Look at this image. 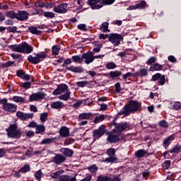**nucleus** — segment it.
I'll return each mask as SVG.
<instances>
[{
  "mask_svg": "<svg viewBox=\"0 0 181 181\" xmlns=\"http://www.w3.org/2000/svg\"><path fill=\"white\" fill-rule=\"evenodd\" d=\"M141 107V103L136 100H131L129 104L126 105L123 110L120 112V115H129L130 112H135L140 110Z\"/></svg>",
  "mask_w": 181,
  "mask_h": 181,
  "instance_id": "1",
  "label": "nucleus"
},
{
  "mask_svg": "<svg viewBox=\"0 0 181 181\" xmlns=\"http://www.w3.org/2000/svg\"><path fill=\"white\" fill-rule=\"evenodd\" d=\"M6 132L9 138H13L14 139H19L22 136V130L18 129V124L14 123L11 124L8 129H6Z\"/></svg>",
  "mask_w": 181,
  "mask_h": 181,
  "instance_id": "2",
  "label": "nucleus"
},
{
  "mask_svg": "<svg viewBox=\"0 0 181 181\" xmlns=\"http://www.w3.org/2000/svg\"><path fill=\"white\" fill-rule=\"evenodd\" d=\"M47 57V54H46V52H40L37 53L35 57L29 55L28 57V60L33 64H39L40 62H43V60Z\"/></svg>",
  "mask_w": 181,
  "mask_h": 181,
  "instance_id": "3",
  "label": "nucleus"
},
{
  "mask_svg": "<svg viewBox=\"0 0 181 181\" xmlns=\"http://www.w3.org/2000/svg\"><path fill=\"white\" fill-rule=\"evenodd\" d=\"M0 104H1L4 111H8V112H16V110H18V105L13 103H8V99L0 100Z\"/></svg>",
  "mask_w": 181,
  "mask_h": 181,
  "instance_id": "4",
  "label": "nucleus"
},
{
  "mask_svg": "<svg viewBox=\"0 0 181 181\" xmlns=\"http://www.w3.org/2000/svg\"><path fill=\"white\" fill-rule=\"evenodd\" d=\"M115 148H110L107 150V154L108 158H106L104 162H106L107 163H112L114 162H117L118 160V158L115 157Z\"/></svg>",
  "mask_w": 181,
  "mask_h": 181,
  "instance_id": "5",
  "label": "nucleus"
},
{
  "mask_svg": "<svg viewBox=\"0 0 181 181\" xmlns=\"http://www.w3.org/2000/svg\"><path fill=\"white\" fill-rule=\"evenodd\" d=\"M112 124L114 125L117 132H123V131H125V129H129V124H128V123L127 122L117 123L115 122V120L113 121Z\"/></svg>",
  "mask_w": 181,
  "mask_h": 181,
  "instance_id": "6",
  "label": "nucleus"
},
{
  "mask_svg": "<svg viewBox=\"0 0 181 181\" xmlns=\"http://www.w3.org/2000/svg\"><path fill=\"white\" fill-rule=\"evenodd\" d=\"M105 134V126L101 125L98 129L93 131V139H98Z\"/></svg>",
  "mask_w": 181,
  "mask_h": 181,
  "instance_id": "7",
  "label": "nucleus"
},
{
  "mask_svg": "<svg viewBox=\"0 0 181 181\" xmlns=\"http://www.w3.org/2000/svg\"><path fill=\"white\" fill-rule=\"evenodd\" d=\"M17 118H19L21 121H28V119H32L33 118V113H24L21 111L16 112Z\"/></svg>",
  "mask_w": 181,
  "mask_h": 181,
  "instance_id": "8",
  "label": "nucleus"
},
{
  "mask_svg": "<svg viewBox=\"0 0 181 181\" xmlns=\"http://www.w3.org/2000/svg\"><path fill=\"white\" fill-rule=\"evenodd\" d=\"M159 81L158 82V86H163L165 83H166V78L165 75H162L159 73H157L152 76V81Z\"/></svg>",
  "mask_w": 181,
  "mask_h": 181,
  "instance_id": "9",
  "label": "nucleus"
},
{
  "mask_svg": "<svg viewBox=\"0 0 181 181\" xmlns=\"http://www.w3.org/2000/svg\"><path fill=\"white\" fill-rule=\"evenodd\" d=\"M122 39V36L118 34H112L109 37V40L112 43V45H114V46H119Z\"/></svg>",
  "mask_w": 181,
  "mask_h": 181,
  "instance_id": "10",
  "label": "nucleus"
},
{
  "mask_svg": "<svg viewBox=\"0 0 181 181\" xmlns=\"http://www.w3.org/2000/svg\"><path fill=\"white\" fill-rule=\"evenodd\" d=\"M46 97V93L44 92H38L36 93L32 94L29 100L33 101H40V100H43Z\"/></svg>",
  "mask_w": 181,
  "mask_h": 181,
  "instance_id": "11",
  "label": "nucleus"
},
{
  "mask_svg": "<svg viewBox=\"0 0 181 181\" xmlns=\"http://www.w3.org/2000/svg\"><path fill=\"white\" fill-rule=\"evenodd\" d=\"M54 12H56V13H67V3H62L54 7Z\"/></svg>",
  "mask_w": 181,
  "mask_h": 181,
  "instance_id": "12",
  "label": "nucleus"
},
{
  "mask_svg": "<svg viewBox=\"0 0 181 181\" xmlns=\"http://www.w3.org/2000/svg\"><path fill=\"white\" fill-rule=\"evenodd\" d=\"M86 60L85 63L86 64H90V63H93L94 62V52H88L84 53L82 55V60Z\"/></svg>",
  "mask_w": 181,
  "mask_h": 181,
  "instance_id": "13",
  "label": "nucleus"
},
{
  "mask_svg": "<svg viewBox=\"0 0 181 181\" xmlns=\"http://www.w3.org/2000/svg\"><path fill=\"white\" fill-rule=\"evenodd\" d=\"M66 156H63V154H55L52 162H54L56 165H62V163L66 162Z\"/></svg>",
  "mask_w": 181,
  "mask_h": 181,
  "instance_id": "14",
  "label": "nucleus"
},
{
  "mask_svg": "<svg viewBox=\"0 0 181 181\" xmlns=\"http://www.w3.org/2000/svg\"><path fill=\"white\" fill-rule=\"evenodd\" d=\"M21 53H26L27 54H29L33 52V47H32V45H29L28 42H24L21 43Z\"/></svg>",
  "mask_w": 181,
  "mask_h": 181,
  "instance_id": "15",
  "label": "nucleus"
},
{
  "mask_svg": "<svg viewBox=\"0 0 181 181\" xmlns=\"http://www.w3.org/2000/svg\"><path fill=\"white\" fill-rule=\"evenodd\" d=\"M29 19V13L25 11H18L17 21H28Z\"/></svg>",
  "mask_w": 181,
  "mask_h": 181,
  "instance_id": "16",
  "label": "nucleus"
},
{
  "mask_svg": "<svg viewBox=\"0 0 181 181\" xmlns=\"http://www.w3.org/2000/svg\"><path fill=\"white\" fill-rule=\"evenodd\" d=\"M120 139L121 135L114 134H109L106 139L107 142H110V144H115V142H118V141H120Z\"/></svg>",
  "mask_w": 181,
  "mask_h": 181,
  "instance_id": "17",
  "label": "nucleus"
},
{
  "mask_svg": "<svg viewBox=\"0 0 181 181\" xmlns=\"http://www.w3.org/2000/svg\"><path fill=\"white\" fill-rule=\"evenodd\" d=\"M59 151L65 158H71L74 154V151L69 148H62Z\"/></svg>",
  "mask_w": 181,
  "mask_h": 181,
  "instance_id": "18",
  "label": "nucleus"
},
{
  "mask_svg": "<svg viewBox=\"0 0 181 181\" xmlns=\"http://www.w3.org/2000/svg\"><path fill=\"white\" fill-rule=\"evenodd\" d=\"M66 70H68L69 71H72V73H83L84 72V68L82 66H74L71 65V66H67L66 68Z\"/></svg>",
  "mask_w": 181,
  "mask_h": 181,
  "instance_id": "19",
  "label": "nucleus"
},
{
  "mask_svg": "<svg viewBox=\"0 0 181 181\" xmlns=\"http://www.w3.org/2000/svg\"><path fill=\"white\" fill-rule=\"evenodd\" d=\"M18 77H20V78H22L23 80H30V78L32 77L30 75L27 74L23 71V70H18L16 73Z\"/></svg>",
  "mask_w": 181,
  "mask_h": 181,
  "instance_id": "20",
  "label": "nucleus"
},
{
  "mask_svg": "<svg viewBox=\"0 0 181 181\" xmlns=\"http://www.w3.org/2000/svg\"><path fill=\"white\" fill-rule=\"evenodd\" d=\"M59 135L62 136V138H67L70 135V131L69 128L66 127H62L59 129Z\"/></svg>",
  "mask_w": 181,
  "mask_h": 181,
  "instance_id": "21",
  "label": "nucleus"
},
{
  "mask_svg": "<svg viewBox=\"0 0 181 181\" xmlns=\"http://www.w3.org/2000/svg\"><path fill=\"white\" fill-rule=\"evenodd\" d=\"M93 117V113L91 112H84L79 114L78 117V121H83V119H89L90 117Z\"/></svg>",
  "mask_w": 181,
  "mask_h": 181,
  "instance_id": "22",
  "label": "nucleus"
},
{
  "mask_svg": "<svg viewBox=\"0 0 181 181\" xmlns=\"http://www.w3.org/2000/svg\"><path fill=\"white\" fill-rule=\"evenodd\" d=\"M8 49H10V50H12V52L22 53V44L9 45Z\"/></svg>",
  "mask_w": 181,
  "mask_h": 181,
  "instance_id": "23",
  "label": "nucleus"
},
{
  "mask_svg": "<svg viewBox=\"0 0 181 181\" xmlns=\"http://www.w3.org/2000/svg\"><path fill=\"white\" fill-rule=\"evenodd\" d=\"M60 181H76L77 179L76 177H71L67 175H62L59 177Z\"/></svg>",
  "mask_w": 181,
  "mask_h": 181,
  "instance_id": "24",
  "label": "nucleus"
},
{
  "mask_svg": "<svg viewBox=\"0 0 181 181\" xmlns=\"http://www.w3.org/2000/svg\"><path fill=\"white\" fill-rule=\"evenodd\" d=\"M51 107L54 110H61V108H63V107H64V104H63L62 102L57 101V102L52 103L51 105Z\"/></svg>",
  "mask_w": 181,
  "mask_h": 181,
  "instance_id": "25",
  "label": "nucleus"
},
{
  "mask_svg": "<svg viewBox=\"0 0 181 181\" xmlns=\"http://www.w3.org/2000/svg\"><path fill=\"white\" fill-rule=\"evenodd\" d=\"M163 69V66L159 64H154L151 65V66L149 69L150 71H160Z\"/></svg>",
  "mask_w": 181,
  "mask_h": 181,
  "instance_id": "26",
  "label": "nucleus"
},
{
  "mask_svg": "<svg viewBox=\"0 0 181 181\" xmlns=\"http://www.w3.org/2000/svg\"><path fill=\"white\" fill-rule=\"evenodd\" d=\"M70 94H71L70 90H67L64 94L59 95V98L63 101H69L70 100Z\"/></svg>",
  "mask_w": 181,
  "mask_h": 181,
  "instance_id": "27",
  "label": "nucleus"
},
{
  "mask_svg": "<svg viewBox=\"0 0 181 181\" xmlns=\"http://www.w3.org/2000/svg\"><path fill=\"white\" fill-rule=\"evenodd\" d=\"M46 131V127L42 124H37V127L35 128V134H42Z\"/></svg>",
  "mask_w": 181,
  "mask_h": 181,
  "instance_id": "28",
  "label": "nucleus"
},
{
  "mask_svg": "<svg viewBox=\"0 0 181 181\" xmlns=\"http://www.w3.org/2000/svg\"><path fill=\"white\" fill-rule=\"evenodd\" d=\"M173 139H175V136H173V135L169 136L167 139H165L164 140L163 146L165 148H168V146H169V145H170V141H173Z\"/></svg>",
  "mask_w": 181,
  "mask_h": 181,
  "instance_id": "29",
  "label": "nucleus"
},
{
  "mask_svg": "<svg viewBox=\"0 0 181 181\" xmlns=\"http://www.w3.org/2000/svg\"><path fill=\"white\" fill-rule=\"evenodd\" d=\"M54 141H56V137L47 138L41 141L42 145H50Z\"/></svg>",
  "mask_w": 181,
  "mask_h": 181,
  "instance_id": "30",
  "label": "nucleus"
},
{
  "mask_svg": "<svg viewBox=\"0 0 181 181\" xmlns=\"http://www.w3.org/2000/svg\"><path fill=\"white\" fill-rule=\"evenodd\" d=\"M145 155H146V151L144 149H140L135 152V157L139 158V159L144 158Z\"/></svg>",
  "mask_w": 181,
  "mask_h": 181,
  "instance_id": "31",
  "label": "nucleus"
},
{
  "mask_svg": "<svg viewBox=\"0 0 181 181\" xmlns=\"http://www.w3.org/2000/svg\"><path fill=\"white\" fill-rule=\"evenodd\" d=\"M13 101H14V103H21V104L26 103L25 98L22 96H13Z\"/></svg>",
  "mask_w": 181,
  "mask_h": 181,
  "instance_id": "32",
  "label": "nucleus"
},
{
  "mask_svg": "<svg viewBox=\"0 0 181 181\" xmlns=\"http://www.w3.org/2000/svg\"><path fill=\"white\" fill-rule=\"evenodd\" d=\"M96 181H112V177L107 175H99L98 176Z\"/></svg>",
  "mask_w": 181,
  "mask_h": 181,
  "instance_id": "33",
  "label": "nucleus"
},
{
  "mask_svg": "<svg viewBox=\"0 0 181 181\" xmlns=\"http://www.w3.org/2000/svg\"><path fill=\"white\" fill-rule=\"evenodd\" d=\"M28 30L33 35H40L42 33V31L38 30L37 28L33 26L29 27Z\"/></svg>",
  "mask_w": 181,
  "mask_h": 181,
  "instance_id": "34",
  "label": "nucleus"
},
{
  "mask_svg": "<svg viewBox=\"0 0 181 181\" xmlns=\"http://www.w3.org/2000/svg\"><path fill=\"white\" fill-rule=\"evenodd\" d=\"M171 107V108L177 111L181 109V103L180 102H172Z\"/></svg>",
  "mask_w": 181,
  "mask_h": 181,
  "instance_id": "35",
  "label": "nucleus"
},
{
  "mask_svg": "<svg viewBox=\"0 0 181 181\" xmlns=\"http://www.w3.org/2000/svg\"><path fill=\"white\" fill-rule=\"evenodd\" d=\"M18 172L21 173H26L28 172H30V165H25L23 168H21Z\"/></svg>",
  "mask_w": 181,
  "mask_h": 181,
  "instance_id": "36",
  "label": "nucleus"
},
{
  "mask_svg": "<svg viewBox=\"0 0 181 181\" xmlns=\"http://www.w3.org/2000/svg\"><path fill=\"white\" fill-rule=\"evenodd\" d=\"M6 16L8 18H11V19H17L18 18V13H14L12 11H10L6 13Z\"/></svg>",
  "mask_w": 181,
  "mask_h": 181,
  "instance_id": "37",
  "label": "nucleus"
},
{
  "mask_svg": "<svg viewBox=\"0 0 181 181\" xmlns=\"http://www.w3.org/2000/svg\"><path fill=\"white\" fill-rule=\"evenodd\" d=\"M122 73L118 71H110L109 73V76L112 77V78H115V77H119Z\"/></svg>",
  "mask_w": 181,
  "mask_h": 181,
  "instance_id": "38",
  "label": "nucleus"
},
{
  "mask_svg": "<svg viewBox=\"0 0 181 181\" xmlns=\"http://www.w3.org/2000/svg\"><path fill=\"white\" fill-rule=\"evenodd\" d=\"M105 119V115H101L100 116H97L94 119L95 124H98L100 122H102V121H104Z\"/></svg>",
  "mask_w": 181,
  "mask_h": 181,
  "instance_id": "39",
  "label": "nucleus"
},
{
  "mask_svg": "<svg viewBox=\"0 0 181 181\" xmlns=\"http://www.w3.org/2000/svg\"><path fill=\"white\" fill-rule=\"evenodd\" d=\"M108 22H104L101 24L100 25V29H103V32L104 33H107V32H110V30H108Z\"/></svg>",
  "mask_w": 181,
  "mask_h": 181,
  "instance_id": "40",
  "label": "nucleus"
},
{
  "mask_svg": "<svg viewBox=\"0 0 181 181\" xmlns=\"http://www.w3.org/2000/svg\"><path fill=\"white\" fill-rule=\"evenodd\" d=\"M181 151V146L179 145L175 146L171 150L169 151L170 153H179Z\"/></svg>",
  "mask_w": 181,
  "mask_h": 181,
  "instance_id": "41",
  "label": "nucleus"
},
{
  "mask_svg": "<svg viewBox=\"0 0 181 181\" xmlns=\"http://www.w3.org/2000/svg\"><path fill=\"white\" fill-rule=\"evenodd\" d=\"M59 88V90H61V93H67V91H70V89H69V86L66 84H61L58 86Z\"/></svg>",
  "mask_w": 181,
  "mask_h": 181,
  "instance_id": "42",
  "label": "nucleus"
},
{
  "mask_svg": "<svg viewBox=\"0 0 181 181\" xmlns=\"http://www.w3.org/2000/svg\"><path fill=\"white\" fill-rule=\"evenodd\" d=\"M72 60L74 63H83V57H80L78 55H74L72 57Z\"/></svg>",
  "mask_w": 181,
  "mask_h": 181,
  "instance_id": "43",
  "label": "nucleus"
},
{
  "mask_svg": "<svg viewBox=\"0 0 181 181\" xmlns=\"http://www.w3.org/2000/svg\"><path fill=\"white\" fill-rule=\"evenodd\" d=\"M88 170L91 173H95L98 170V167L95 165H92L88 167Z\"/></svg>",
  "mask_w": 181,
  "mask_h": 181,
  "instance_id": "44",
  "label": "nucleus"
},
{
  "mask_svg": "<svg viewBox=\"0 0 181 181\" xmlns=\"http://www.w3.org/2000/svg\"><path fill=\"white\" fill-rule=\"evenodd\" d=\"M52 54H54V56H57L59 54V52H60V47L57 45H54L52 48Z\"/></svg>",
  "mask_w": 181,
  "mask_h": 181,
  "instance_id": "45",
  "label": "nucleus"
},
{
  "mask_svg": "<svg viewBox=\"0 0 181 181\" xmlns=\"http://www.w3.org/2000/svg\"><path fill=\"white\" fill-rule=\"evenodd\" d=\"M117 67V64L114 62H109L106 64V69L108 70H112Z\"/></svg>",
  "mask_w": 181,
  "mask_h": 181,
  "instance_id": "46",
  "label": "nucleus"
},
{
  "mask_svg": "<svg viewBox=\"0 0 181 181\" xmlns=\"http://www.w3.org/2000/svg\"><path fill=\"white\" fill-rule=\"evenodd\" d=\"M18 28L16 26H12V27H8L7 30L10 33H15V32H17V33H21V31H16Z\"/></svg>",
  "mask_w": 181,
  "mask_h": 181,
  "instance_id": "47",
  "label": "nucleus"
},
{
  "mask_svg": "<svg viewBox=\"0 0 181 181\" xmlns=\"http://www.w3.org/2000/svg\"><path fill=\"white\" fill-rule=\"evenodd\" d=\"M32 86V82H25L21 83V87H23V88H25V90H28V88H30V86Z\"/></svg>",
  "mask_w": 181,
  "mask_h": 181,
  "instance_id": "48",
  "label": "nucleus"
},
{
  "mask_svg": "<svg viewBox=\"0 0 181 181\" xmlns=\"http://www.w3.org/2000/svg\"><path fill=\"white\" fill-rule=\"evenodd\" d=\"M145 6H146V1H141L137 5H136V8L137 9H142L144 8H145Z\"/></svg>",
  "mask_w": 181,
  "mask_h": 181,
  "instance_id": "49",
  "label": "nucleus"
},
{
  "mask_svg": "<svg viewBox=\"0 0 181 181\" xmlns=\"http://www.w3.org/2000/svg\"><path fill=\"white\" fill-rule=\"evenodd\" d=\"M63 172L64 171L62 170V171H57L55 173H51V177L52 179H57V177H59V176H60V175L63 173Z\"/></svg>",
  "mask_w": 181,
  "mask_h": 181,
  "instance_id": "50",
  "label": "nucleus"
},
{
  "mask_svg": "<svg viewBox=\"0 0 181 181\" xmlns=\"http://www.w3.org/2000/svg\"><path fill=\"white\" fill-rule=\"evenodd\" d=\"M42 175H43V173H42V170H39L35 173V177L37 179V181H40V180L42 179Z\"/></svg>",
  "mask_w": 181,
  "mask_h": 181,
  "instance_id": "51",
  "label": "nucleus"
},
{
  "mask_svg": "<svg viewBox=\"0 0 181 181\" xmlns=\"http://www.w3.org/2000/svg\"><path fill=\"white\" fill-rule=\"evenodd\" d=\"M139 74L141 77H146L148 76V70L146 69H140Z\"/></svg>",
  "mask_w": 181,
  "mask_h": 181,
  "instance_id": "52",
  "label": "nucleus"
},
{
  "mask_svg": "<svg viewBox=\"0 0 181 181\" xmlns=\"http://www.w3.org/2000/svg\"><path fill=\"white\" fill-rule=\"evenodd\" d=\"M158 125L162 128H168L169 127V124L165 120L160 121Z\"/></svg>",
  "mask_w": 181,
  "mask_h": 181,
  "instance_id": "53",
  "label": "nucleus"
},
{
  "mask_svg": "<svg viewBox=\"0 0 181 181\" xmlns=\"http://www.w3.org/2000/svg\"><path fill=\"white\" fill-rule=\"evenodd\" d=\"M40 119L42 122H46L47 120V112L41 114Z\"/></svg>",
  "mask_w": 181,
  "mask_h": 181,
  "instance_id": "54",
  "label": "nucleus"
},
{
  "mask_svg": "<svg viewBox=\"0 0 181 181\" xmlns=\"http://www.w3.org/2000/svg\"><path fill=\"white\" fill-rule=\"evenodd\" d=\"M71 63H73V60H71V59H66L64 61L62 67H67V66H69V64H71Z\"/></svg>",
  "mask_w": 181,
  "mask_h": 181,
  "instance_id": "55",
  "label": "nucleus"
},
{
  "mask_svg": "<svg viewBox=\"0 0 181 181\" xmlns=\"http://www.w3.org/2000/svg\"><path fill=\"white\" fill-rule=\"evenodd\" d=\"M129 77H132V73L131 72H127L125 74H123L122 76V78L124 80V81H127V80H129Z\"/></svg>",
  "mask_w": 181,
  "mask_h": 181,
  "instance_id": "56",
  "label": "nucleus"
},
{
  "mask_svg": "<svg viewBox=\"0 0 181 181\" xmlns=\"http://www.w3.org/2000/svg\"><path fill=\"white\" fill-rule=\"evenodd\" d=\"M88 84V81H78L76 83L78 87H86Z\"/></svg>",
  "mask_w": 181,
  "mask_h": 181,
  "instance_id": "57",
  "label": "nucleus"
},
{
  "mask_svg": "<svg viewBox=\"0 0 181 181\" xmlns=\"http://www.w3.org/2000/svg\"><path fill=\"white\" fill-rule=\"evenodd\" d=\"M44 16H45V18H54V13L47 11L44 13Z\"/></svg>",
  "mask_w": 181,
  "mask_h": 181,
  "instance_id": "58",
  "label": "nucleus"
},
{
  "mask_svg": "<svg viewBox=\"0 0 181 181\" xmlns=\"http://www.w3.org/2000/svg\"><path fill=\"white\" fill-rule=\"evenodd\" d=\"M163 169H168V168H170V160H166L163 163L162 165Z\"/></svg>",
  "mask_w": 181,
  "mask_h": 181,
  "instance_id": "59",
  "label": "nucleus"
},
{
  "mask_svg": "<svg viewBox=\"0 0 181 181\" xmlns=\"http://www.w3.org/2000/svg\"><path fill=\"white\" fill-rule=\"evenodd\" d=\"M100 0H88L87 1L88 5H90V6H93V5H95V4H98Z\"/></svg>",
  "mask_w": 181,
  "mask_h": 181,
  "instance_id": "60",
  "label": "nucleus"
},
{
  "mask_svg": "<svg viewBox=\"0 0 181 181\" xmlns=\"http://www.w3.org/2000/svg\"><path fill=\"white\" fill-rule=\"evenodd\" d=\"M78 29H80V30H83V32H87V28L86 24L78 25Z\"/></svg>",
  "mask_w": 181,
  "mask_h": 181,
  "instance_id": "61",
  "label": "nucleus"
},
{
  "mask_svg": "<svg viewBox=\"0 0 181 181\" xmlns=\"http://www.w3.org/2000/svg\"><path fill=\"white\" fill-rule=\"evenodd\" d=\"M15 64V62L8 61L6 64H3V67H12Z\"/></svg>",
  "mask_w": 181,
  "mask_h": 181,
  "instance_id": "62",
  "label": "nucleus"
},
{
  "mask_svg": "<svg viewBox=\"0 0 181 181\" xmlns=\"http://www.w3.org/2000/svg\"><path fill=\"white\" fill-rule=\"evenodd\" d=\"M157 59L155 57H151L148 61L147 64H152L156 62Z\"/></svg>",
  "mask_w": 181,
  "mask_h": 181,
  "instance_id": "63",
  "label": "nucleus"
},
{
  "mask_svg": "<svg viewBox=\"0 0 181 181\" xmlns=\"http://www.w3.org/2000/svg\"><path fill=\"white\" fill-rule=\"evenodd\" d=\"M37 123H36V122L35 121H32L30 122V124H28V127L29 128H37Z\"/></svg>",
  "mask_w": 181,
  "mask_h": 181,
  "instance_id": "64",
  "label": "nucleus"
}]
</instances>
